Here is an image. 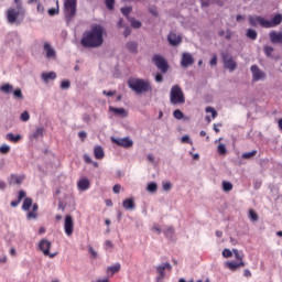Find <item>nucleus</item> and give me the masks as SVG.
<instances>
[{
	"instance_id": "nucleus-1",
	"label": "nucleus",
	"mask_w": 282,
	"mask_h": 282,
	"mask_svg": "<svg viewBox=\"0 0 282 282\" xmlns=\"http://www.w3.org/2000/svg\"><path fill=\"white\" fill-rule=\"evenodd\" d=\"M105 26L102 24H93L90 30L84 31L80 45L86 48H96L102 47V43H105V34H106Z\"/></svg>"
},
{
	"instance_id": "nucleus-2",
	"label": "nucleus",
	"mask_w": 282,
	"mask_h": 282,
	"mask_svg": "<svg viewBox=\"0 0 282 282\" xmlns=\"http://www.w3.org/2000/svg\"><path fill=\"white\" fill-rule=\"evenodd\" d=\"M128 87H130L132 91H135V94H147L153 90L151 83L140 78L128 80Z\"/></svg>"
},
{
	"instance_id": "nucleus-3",
	"label": "nucleus",
	"mask_w": 282,
	"mask_h": 282,
	"mask_svg": "<svg viewBox=\"0 0 282 282\" xmlns=\"http://www.w3.org/2000/svg\"><path fill=\"white\" fill-rule=\"evenodd\" d=\"M78 0H65L64 1V19L66 25H69L74 19H76Z\"/></svg>"
},
{
	"instance_id": "nucleus-4",
	"label": "nucleus",
	"mask_w": 282,
	"mask_h": 282,
	"mask_svg": "<svg viewBox=\"0 0 282 282\" xmlns=\"http://www.w3.org/2000/svg\"><path fill=\"white\" fill-rule=\"evenodd\" d=\"M170 102L171 105H184L186 102V97L184 96V91L180 85H174L170 91Z\"/></svg>"
},
{
	"instance_id": "nucleus-5",
	"label": "nucleus",
	"mask_w": 282,
	"mask_h": 282,
	"mask_svg": "<svg viewBox=\"0 0 282 282\" xmlns=\"http://www.w3.org/2000/svg\"><path fill=\"white\" fill-rule=\"evenodd\" d=\"M0 91L3 94H13V98L17 100H23V91L21 88H15L11 84H4L0 87Z\"/></svg>"
},
{
	"instance_id": "nucleus-6",
	"label": "nucleus",
	"mask_w": 282,
	"mask_h": 282,
	"mask_svg": "<svg viewBox=\"0 0 282 282\" xmlns=\"http://www.w3.org/2000/svg\"><path fill=\"white\" fill-rule=\"evenodd\" d=\"M152 63H154L155 67H158L162 74H166V72H169V62L164 56L154 55L152 57Z\"/></svg>"
},
{
	"instance_id": "nucleus-7",
	"label": "nucleus",
	"mask_w": 282,
	"mask_h": 282,
	"mask_svg": "<svg viewBox=\"0 0 282 282\" xmlns=\"http://www.w3.org/2000/svg\"><path fill=\"white\" fill-rule=\"evenodd\" d=\"M39 249L41 250V252H43L44 257H50V259H54V257L58 254L57 252L50 253V250L52 249V242L47 239L40 240Z\"/></svg>"
},
{
	"instance_id": "nucleus-8",
	"label": "nucleus",
	"mask_w": 282,
	"mask_h": 282,
	"mask_svg": "<svg viewBox=\"0 0 282 282\" xmlns=\"http://www.w3.org/2000/svg\"><path fill=\"white\" fill-rule=\"evenodd\" d=\"M110 140L113 144H117L118 147H123V149H131V147H133V140H131V138L129 137L119 139L111 137Z\"/></svg>"
},
{
	"instance_id": "nucleus-9",
	"label": "nucleus",
	"mask_w": 282,
	"mask_h": 282,
	"mask_svg": "<svg viewBox=\"0 0 282 282\" xmlns=\"http://www.w3.org/2000/svg\"><path fill=\"white\" fill-rule=\"evenodd\" d=\"M249 24L251 28H257V25H260L261 28L268 29V20L261 15H249Z\"/></svg>"
},
{
	"instance_id": "nucleus-10",
	"label": "nucleus",
	"mask_w": 282,
	"mask_h": 282,
	"mask_svg": "<svg viewBox=\"0 0 282 282\" xmlns=\"http://www.w3.org/2000/svg\"><path fill=\"white\" fill-rule=\"evenodd\" d=\"M164 270H173V267L169 262L158 265L156 272L159 275L156 276V282L164 281V276H166V273H164Z\"/></svg>"
},
{
	"instance_id": "nucleus-11",
	"label": "nucleus",
	"mask_w": 282,
	"mask_h": 282,
	"mask_svg": "<svg viewBox=\"0 0 282 282\" xmlns=\"http://www.w3.org/2000/svg\"><path fill=\"white\" fill-rule=\"evenodd\" d=\"M64 230L67 237H72V235H74V218H72V215H67L65 217Z\"/></svg>"
},
{
	"instance_id": "nucleus-12",
	"label": "nucleus",
	"mask_w": 282,
	"mask_h": 282,
	"mask_svg": "<svg viewBox=\"0 0 282 282\" xmlns=\"http://www.w3.org/2000/svg\"><path fill=\"white\" fill-rule=\"evenodd\" d=\"M250 70L252 73V78H253V82L257 83L259 80H265V73H263L259 66L257 65H252L250 67Z\"/></svg>"
},
{
	"instance_id": "nucleus-13",
	"label": "nucleus",
	"mask_w": 282,
	"mask_h": 282,
	"mask_svg": "<svg viewBox=\"0 0 282 282\" xmlns=\"http://www.w3.org/2000/svg\"><path fill=\"white\" fill-rule=\"evenodd\" d=\"M167 42L173 47H177V45H180V43H182V37H181V35H177V33H175V32H170L167 35Z\"/></svg>"
},
{
	"instance_id": "nucleus-14",
	"label": "nucleus",
	"mask_w": 282,
	"mask_h": 282,
	"mask_svg": "<svg viewBox=\"0 0 282 282\" xmlns=\"http://www.w3.org/2000/svg\"><path fill=\"white\" fill-rule=\"evenodd\" d=\"M195 64V58H193V55L191 53H183L182 59H181V65L183 67H191V65Z\"/></svg>"
},
{
	"instance_id": "nucleus-15",
	"label": "nucleus",
	"mask_w": 282,
	"mask_h": 282,
	"mask_svg": "<svg viewBox=\"0 0 282 282\" xmlns=\"http://www.w3.org/2000/svg\"><path fill=\"white\" fill-rule=\"evenodd\" d=\"M44 52L46 53V58L48 61H56V51L52 47V44L44 43Z\"/></svg>"
},
{
	"instance_id": "nucleus-16",
	"label": "nucleus",
	"mask_w": 282,
	"mask_h": 282,
	"mask_svg": "<svg viewBox=\"0 0 282 282\" xmlns=\"http://www.w3.org/2000/svg\"><path fill=\"white\" fill-rule=\"evenodd\" d=\"M282 23V14L276 13L271 20H267V29L276 28V25H281Z\"/></svg>"
},
{
	"instance_id": "nucleus-17",
	"label": "nucleus",
	"mask_w": 282,
	"mask_h": 282,
	"mask_svg": "<svg viewBox=\"0 0 282 282\" xmlns=\"http://www.w3.org/2000/svg\"><path fill=\"white\" fill-rule=\"evenodd\" d=\"M226 265L231 272H235L236 270H239V268H246V262L243 261H227Z\"/></svg>"
},
{
	"instance_id": "nucleus-18",
	"label": "nucleus",
	"mask_w": 282,
	"mask_h": 282,
	"mask_svg": "<svg viewBox=\"0 0 282 282\" xmlns=\"http://www.w3.org/2000/svg\"><path fill=\"white\" fill-rule=\"evenodd\" d=\"M8 22L12 24L17 23V19H19V11L14 9H9L7 13Z\"/></svg>"
},
{
	"instance_id": "nucleus-19",
	"label": "nucleus",
	"mask_w": 282,
	"mask_h": 282,
	"mask_svg": "<svg viewBox=\"0 0 282 282\" xmlns=\"http://www.w3.org/2000/svg\"><path fill=\"white\" fill-rule=\"evenodd\" d=\"M109 111H112L115 116H120L121 118H127L129 116V111H127L124 108H116L110 106Z\"/></svg>"
},
{
	"instance_id": "nucleus-20",
	"label": "nucleus",
	"mask_w": 282,
	"mask_h": 282,
	"mask_svg": "<svg viewBox=\"0 0 282 282\" xmlns=\"http://www.w3.org/2000/svg\"><path fill=\"white\" fill-rule=\"evenodd\" d=\"M23 180H25V175H17V174H11L9 178V184L12 186V184H18L21 185L23 184Z\"/></svg>"
},
{
	"instance_id": "nucleus-21",
	"label": "nucleus",
	"mask_w": 282,
	"mask_h": 282,
	"mask_svg": "<svg viewBox=\"0 0 282 282\" xmlns=\"http://www.w3.org/2000/svg\"><path fill=\"white\" fill-rule=\"evenodd\" d=\"M25 191H23V189H21L19 193H18V199H15V200H12L11 203H10V206L12 207V208H17V206H19L20 204H21V202L23 200V199H25Z\"/></svg>"
},
{
	"instance_id": "nucleus-22",
	"label": "nucleus",
	"mask_w": 282,
	"mask_h": 282,
	"mask_svg": "<svg viewBox=\"0 0 282 282\" xmlns=\"http://www.w3.org/2000/svg\"><path fill=\"white\" fill-rule=\"evenodd\" d=\"M271 43H281L282 44V32L278 33L276 31H271L269 33Z\"/></svg>"
},
{
	"instance_id": "nucleus-23",
	"label": "nucleus",
	"mask_w": 282,
	"mask_h": 282,
	"mask_svg": "<svg viewBox=\"0 0 282 282\" xmlns=\"http://www.w3.org/2000/svg\"><path fill=\"white\" fill-rule=\"evenodd\" d=\"M126 50H128L130 54H138V42L129 41L128 43H126Z\"/></svg>"
},
{
	"instance_id": "nucleus-24",
	"label": "nucleus",
	"mask_w": 282,
	"mask_h": 282,
	"mask_svg": "<svg viewBox=\"0 0 282 282\" xmlns=\"http://www.w3.org/2000/svg\"><path fill=\"white\" fill-rule=\"evenodd\" d=\"M122 206L126 210H135V200L133 198H127L123 200Z\"/></svg>"
},
{
	"instance_id": "nucleus-25",
	"label": "nucleus",
	"mask_w": 282,
	"mask_h": 282,
	"mask_svg": "<svg viewBox=\"0 0 282 282\" xmlns=\"http://www.w3.org/2000/svg\"><path fill=\"white\" fill-rule=\"evenodd\" d=\"M32 206V212H29L26 214V219H36V217H39V215L36 214V210H39V204L34 203L31 205Z\"/></svg>"
},
{
	"instance_id": "nucleus-26",
	"label": "nucleus",
	"mask_w": 282,
	"mask_h": 282,
	"mask_svg": "<svg viewBox=\"0 0 282 282\" xmlns=\"http://www.w3.org/2000/svg\"><path fill=\"white\" fill-rule=\"evenodd\" d=\"M94 155L96 160H102V158H105V150L102 149V147L96 145L94 148Z\"/></svg>"
},
{
	"instance_id": "nucleus-27",
	"label": "nucleus",
	"mask_w": 282,
	"mask_h": 282,
	"mask_svg": "<svg viewBox=\"0 0 282 282\" xmlns=\"http://www.w3.org/2000/svg\"><path fill=\"white\" fill-rule=\"evenodd\" d=\"M225 69H228L229 72H235V69H237V63L235 61V58H229V61H227L224 64Z\"/></svg>"
},
{
	"instance_id": "nucleus-28",
	"label": "nucleus",
	"mask_w": 282,
	"mask_h": 282,
	"mask_svg": "<svg viewBox=\"0 0 282 282\" xmlns=\"http://www.w3.org/2000/svg\"><path fill=\"white\" fill-rule=\"evenodd\" d=\"M42 80H44V83H48V80H56V73L55 72L43 73Z\"/></svg>"
},
{
	"instance_id": "nucleus-29",
	"label": "nucleus",
	"mask_w": 282,
	"mask_h": 282,
	"mask_svg": "<svg viewBox=\"0 0 282 282\" xmlns=\"http://www.w3.org/2000/svg\"><path fill=\"white\" fill-rule=\"evenodd\" d=\"M33 200L31 197H25L22 204V210L30 212V208H32Z\"/></svg>"
},
{
	"instance_id": "nucleus-30",
	"label": "nucleus",
	"mask_w": 282,
	"mask_h": 282,
	"mask_svg": "<svg viewBox=\"0 0 282 282\" xmlns=\"http://www.w3.org/2000/svg\"><path fill=\"white\" fill-rule=\"evenodd\" d=\"M246 36L247 39H250V41H257V36H259V34L254 29H247Z\"/></svg>"
},
{
	"instance_id": "nucleus-31",
	"label": "nucleus",
	"mask_w": 282,
	"mask_h": 282,
	"mask_svg": "<svg viewBox=\"0 0 282 282\" xmlns=\"http://www.w3.org/2000/svg\"><path fill=\"white\" fill-rule=\"evenodd\" d=\"M79 191H88L89 188V180L83 178L77 184Z\"/></svg>"
},
{
	"instance_id": "nucleus-32",
	"label": "nucleus",
	"mask_w": 282,
	"mask_h": 282,
	"mask_svg": "<svg viewBox=\"0 0 282 282\" xmlns=\"http://www.w3.org/2000/svg\"><path fill=\"white\" fill-rule=\"evenodd\" d=\"M44 131H45V128L43 127L36 128L35 131L32 133V138H34V140H39V138H43Z\"/></svg>"
},
{
	"instance_id": "nucleus-33",
	"label": "nucleus",
	"mask_w": 282,
	"mask_h": 282,
	"mask_svg": "<svg viewBox=\"0 0 282 282\" xmlns=\"http://www.w3.org/2000/svg\"><path fill=\"white\" fill-rule=\"evenodd\" d=\"M163 234L166 239H173V236L175 235V228L173 226H170L163 231Z\"/></svg>"
},
{
	"instance_id": "nucleus-34",
	"label": "nucleus",
	"mask_w": 282,
	"mask_h": 282,
	"mask_svg": "<svg viewBox=\"0 0 282 282\" xmlns=\"http://www.w3.org/2000/svg\"><path fill=\"white\" fill-rule=\"evenodd\" d=\"M173 116H174V118H175L176 120H182V119H184V120H191V118L184 117V112H182V110H180V109L174 110V111H173Z\"/></svg>"
},
{
	"instance_id": "nucleus-35",
	"label": "nucleus",
	"mask_w": 282,
	"mask_h": 282,
	"mask_svg": "<svg viewBox=\"0 0 282 282\" xmlns=\"http://www.w3.org/2000/svg\"><path fill=\"white\" fill-rule=\"evenodd\" d=\"M129 22L131 24V28H133V30H140V28H142V22H140V20H135V18H130Z\"/></svg>"
},
{
	"instance_id": "nucleus-36",
	"label": "nucleus",
	"mask_w": 282,
	"mask_h": 282,
	"mask_svg": "<svg viewBox=\"0 0 282 282\" xmlns=\"http://www.w3.org/2000/svg\"><path fill=\"white\" fill-rule=\"evenodd\" d=\"M258 151L257 150H252L251 152H245L241 154L242 160H252V158H254V155H257Z\"/></svg>"
},
{
	"instance_id": "nucleus-37",
	"label": "nucleus",
	"mask_w": 282,
	"mask_h": 282,
	"mask_svg": "<svg viewBox=\"0 0 282 282\" xmlns=\"http://www.w3.org/2000/svg\"><path fill=\"white\" fill-rule=\"evenodd\" d=\"M147 191L148 193H158V183L155 182L148 183Z\"/></svg>"
},
{
	"instance_id": "nucleus-38",
	"label": "nucleus",
	"mask_w": 282,
	"mask_h": 282,
	"mask_svg": "<svg viewBox=\"0 0 282 282\" xmlns=\"http://www.w3.org/2000/svg\"><path fill=\"white\" fill-rule=\"evenodd\" d=\"M7 140H9L10 142H19L21 140V134L14 135V133L9 132L7 134Z\"/></svg>"
},
{
	"instance_id": "nucleus-39",
	"label": "nucleus",
	"mask_w": 282,
	"mask_h": 282,
	"mask_svg": "<svg viewBox=\"0 0 282 282\" xmlns=\"http://www.w3.org/2000/svg\"><path fill=\"white\" fill-rule=\"evenodd\" d=\"M120 12L123 14V17H126L127 19H129V15L131 14V12H133V7H124L120 9Z\"/></svg>"
},
{
	"instance_id": "nucleus-40",
	"label": "nucleus",
	"mask_w": 282,
	"mask_h": 282,
	"mask_svg": "<svg viewBox=\"0 0 282 282\" xmlns=\"http://www.w3.org/2000/svg\"><path fill=\"white\" fill-rule=\"evenodd\" d=\"M223 191L225 193H230V191H232V183L228 181H223Z\"/></svg>"
},
{
	"instance_id": "nucleus-41",
	"label": "nucleus",
	"mask_w": 282,
	"mask_h": 282,
	"mask_svg": "<svg viewBox=\"0 0 282 282\" xmlns=\"http://www.w3.org/2000/svg\"><path fill=\"white\" fill-rule=\"evenodd\" d=\"M263 52L268 58H272V52H274V47L265 45L263 47Z\"/></svg>"
},
{
	"instance_id": "nucleus-42",
	"label": "nucleus",
	"mask_w": 282,
	"mask_h": 282,
	"mask_svg": "<svg viewBox=\"0 0 282 282\" xmlns=\"http://www.w3.org/2000/svg\"><path fill=\"white\" fill-rule=\"evenodd\" d=\"M232 252L237 261H243V251H238L237 249H232Z\"/></svg>"
},
{
	"instance_id": "nucleus-43",
	"label": "nucleus",
	"mask_w": 282,
	"mask_h": 282,
	"mask_svg": "<svg viewBox=\"0 0 282 282\" xmlns=\"http://www.w3.org/2000/svg\"><path fill=\"white\" fill-rule=\"evenodd\" d=\"M120 268H121L120 263L117 262L116 264L108 267V271L112 272V274H116L118 273Z\"/></svg>"
},
{
	"instance_id": "nucleus-44",
	"label": "nucleus",
	"mask_w": 282,
	"mask_h": 282,
	"mask_svg": "<svg viewBox=\"0 0 282 282\" xmlns=\"http://www.w3.org/2000/svg\"><path fill=\"white\" fill-rule=\"evenodd\" d=\"M217 151L219 153V155H226V153H228V149H226V144L220 143L217 148Z\"/></svg>"
},
{
	"instance_id": "nucleus-45",
	"label": "nucleus",
	"mask_w": 282,
	"mask_h": 282,
	"mask_svg": "<svg viewBox=\"0 0 282 282\" xmlns=\"http://www.w3.org/2000/svg\"><path fill=\"white\" fill-rule=\"evenodd\" d=\"M249 219H251V221H259V215L257 214V212H254L253 209H250Z\"/></svg>"
},
{
	"instance_id": "nucleus-46",
	"label": "nucleus",
	"mask_w": 282,
	"mask_h": 282,
	"mask_svg": "<svg viewBox=\"0 0 282 282\" xmlns=\"http://www.w3.org/2000/svg\"><path fill=\"white\" fill-rule=\"evenodd\" d=\"M220 56H221V61H223L224 65L227 61H230V58H232V55H230V53H228V52H223L220 54Z\"/></svg>"
},
{
	"instance_id": "nucleus-47",
	"label": "nucleus",
	"mask_w": 282,
	"mask_h": 282,
	"mask_svg": "<svg viewBox=\"0 0 282 282\" xmlns=\"http://www.w3.org/2000/svg\"><path fill=\"white\" fill-rule=\"evenodd\" d=\"M56 8H51L48 9V14L50 17H56V14H58L59 9H58V1H56Z\"/></svg>"
},
{
	"instance_id": "nucleus-48",
	"label": "nucleus",
	"mask_w": 282,
	"mask_h": 282,
	"mask_svg": "<svg viewBox=\"0 0 282 282\" xmlns=\"http://www.w3.org/2000/svg\"><path fill=\"white\" fill-rule=\"evenodd\" d=\"M106 3V8L108 10H113L115 6H116V0H105Z\"/></svg>"
},
{
	"instance_id": "nucleus-49",
	"label": "nucleus",
	"mask_w": 282,
	"mask_h": 282,
	"mask_svg": "<svg viewBox=\"0 0 282 282\" xmlns=\"http://www.w3.org/2000/svg\"><path fill=\"white\" fill-rule=\"evenodd\" d=\"M20 120H22V122H28V120H30V112H28V110L23 111L20 116Z\"/></svg>"
},
{
	"instance_id": "nucleus-50",
	"label": "nucleus",
	"mask_w": 282,
	"mask_h": 282,
	"mask_svg": "<svg viewBox=\"0 0 282 282\" xmlns=\"http://www.w3.org/2000/svg\"><path fill=\"white\" fill-rule=\"evenodd\" d=\"M202 8H209V6H214V0H200Z\"/></svg>"
},
{
	"instance_id": "nucleus-51",
	"label": "nucleus",
	"mask_w": 282,
	"mask_h": 282,
	"mask_svg": "<svg viewBox=\"0 0 282 282\" xmlns=\"http://www.w3.org/2000/svg\"><path fill=\"white\" fill-rule=\"evenodd\" d=\"M69 87H72V82L66 79L61 83V89H69Z\"/></svg>"
},
{
	"instance_id": "nucleus-52",
	"label": "nucleus",
	"mask_w": 282,
	"mask_h": 282,
	"mask_svg": "<svg viewBox=\"0 0 282 282\" xmlns=\"http://www.w3.org/2000/svg\"><path fill=\"white\" fill-rule=\"evenodd\" d=\"M232 251L230 250V249H224L223 250V257L225 258V259H230V257H232Z\"/></svg>"
},
{
	"instance_id": "nucleus-53",
	"label": "nucleus",
	"mask_w": 282,
	"mask_h": 282,
	"mask_svg": "<svg viewBox=\"0 0 282 282\" xmlns=\"http://www.w3.org/2000/svg\"><path fill=\"white\" fill-rule=\"evenodd\" d=\"M0 153H2L3 155H6L7 153H10V145H1Z\"/></svg>"
},
{
	"instance_id": "nucleus-54",
	"label": "nucleus",
	"mask_w": 282,
	"mask_h": 282,
	"mask_svg": "<svg viewBox=\"0 0 282 282\" xmlns=\"http://www.w3.org/2000/svg\"><path fill=\"white\" fill-rule=\"evenodd\" d=\"M172 188L173 184H171V182L163 183V191H165L166 193H169V191H171Z\"/></svg>"
},
{
	"instance_id": "nucleus-55",
	"label": "nucleus",
	"mask_w": 282,
	"mask_h": 282,
	"mask_svg": "<svg viewBox=\"0 0 282 282\" xmlns=\"http://www.w3.org/2000/svg\"><path fill=\"white\" fill-rule=\"evenodd\" d=\"M150 14H152V17H160V13L158 12V8L152 7L149 9Z\"/></svg>"
},
{
	"instance_id": "nucleus-56",
	"label": "nucleus",
	"mask_w": 282,
	"mask_h": 282,
	"mask_svg": "<svg viewBox=\"0 0 282 282\" xmlns=\"http://www.w3.org/2000/svg\"><path fill=\"white\" fill-rule=\"evenodd\" d=\"M88 252L91 254L93 259L98 258V252H96V250H94V247H89Z\"/></svg>"
},
{
	"instance_id": "nucleus-57",
	"label": "nucleus",
	"mask_w": 282,
	"mask_h": 282,
	"mask_svg": "<svg viewBox=\"0 0 282 282\" xmlns=\"http://www.w3.org/2000/svg\"><path fill=\"white\" fill-rule=\"evenodd\" d=\"M123 36L127 39L128 36H131V28L126 26L123 31Z\"/></svg>"
},
{
	"instance_id": "nucleus-58",
	"label": "nucleus",
	"mask_w": 282,
	"mask_h": 282,
	"mask_svg": "<svg viewBox=\"0 0 282 282\" xmlns=\"http://www.w3.org/2000/svg\"><path fill=\"white\" fill-rule=\"evenodd\" d=\"M155 80L156 83H163L164 76L162 75V73H156Z\"/></svg>"
},
{
	"instance_id": "nucleus-59",
	"label": "nucleus",
	"mask_w": 282,
	"mask_h": 282,
	"mask_svg": "<svg viewBox=\"0 0 282 282\" xmlns=\"http://www.w3.org/2000/svg\"><path fill=\"white\" fill-rule=\"evenodd\" d=\"M102 94L104 96H108L109 98H111V96H116V90H104Z\"/></svg>"
},
{
	"instance_id": "nucleus-60",
	"label": "nucleus",
	"mask_w": 282,
	"mask_h": 282,
	"mask_svg": "<svg viewBox=\"0 0 282 282\" xmlns=\"http://www.w3.org/2000/svg\"><path fill=\"white\" fill-rule=\"evenodd\" d=\"M209 65L212 67H215V65H217V55H213L210 62H209Z\"/></svg>"
},
{
	"instance_id": "nucleus-61",
	"label": "nucleus",
	"mask_w": 282,
	"mask_h": 282,
	"mask_svg": "<svg viewBox=\"0 0 282 282\" xmlns=\"http://www.w3.org/2000/svg\"><path fill=\"white\" fill-rule=\"evenodd\" d=\"M122 188V186L120 184H116L112 187L113 193H116V195H118V193H120V189Z\"/></svg>"
},
{
	"instance_id": "nucleus-62",
	"label": "nucleus",
	"mask_w": 282,
	"mask_h": 282,
	"mask_svg": "<svg viewBox=\"0 0 282 282\" xmlns=\"http://www.w3.org/2000/svg\"><path fill=\"white\" fill-rule=\"evenodd\" d=\"M181 141H182L183 143H187V144H191V143H192L191 137H188V135L182 137Z\"/></svg>"
},
{
	"instance_id": "nucleus-63",
	"label": "nucleus",
	"mask_w": 282,
	"mask_h": 282,
	"mask_svg": "<svg viewBox=\"0 0 282 282\" xmlns=\"http://www.w3.org/2000/svg\"><path fill=\"white\" fill-rule=\"evenodd\" d=\"M37 12H40V14H43L45 12V7H43L41 2L37 3Z\"/></svg>"
},
{
	"instance_id": "nucleus-64",
	"label": "nucleus",
	"mask_w": 282,
	"mask_h": 282,
	"mask_svg": "<svg viewBox=\"0 0 282 282\" xmlns=\"http://www.w3.org/2000/svg\"><path fill=\"white\" fill-rule=\"evenodd\" d=\"M84 160H85L86 164H91L94 162L91 160V156H89L88 154H84Z\"/></svg>"
}]
</instances>
